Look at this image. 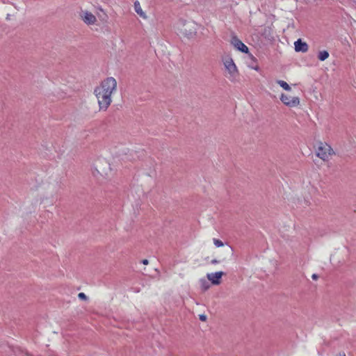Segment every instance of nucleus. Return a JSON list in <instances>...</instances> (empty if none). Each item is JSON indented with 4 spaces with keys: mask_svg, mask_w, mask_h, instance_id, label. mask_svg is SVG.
Here are the masks:
<instances>
[{
    "mask_svg": "<svg viewBox=\"0 0 356 356\" xmlns=\"http://www.w3.org/2000/svg\"><path fill=\"white\" fill-rule=\"evenodd\" d=\"M112 173L111 164L104 159H98L93 164L92 175L97 179H106Z\"/></svg>",
    "mask_w": 356,
    "mask_h": 356,
    "instance_id": "3",
    "label": "nucleus"
},
{
    "mask_svg": "<svg viewBox=\"0 0 356 356\" xmlns=\"http://www.w3.org/2000/svg\"><path fill=\"white\" fill-rule=\"evenodd\" d=\"M328 57H329V53L325 50L319 51L318 55V58L321 61L326 60Z\"/></svg>",
    "mask_w": 356,
    "mask_h": 356,
    "instance_id": "14",
    "label": "nucleus"
},
{
    "mask_svg": "<svg viewBox=\"0 0 356 356\" xmlns=\"http://www.w3.org/2000/svg\"><path fill=\"white\" fill-rule=\"evenodd\" d=\"M142 263H143L144 265H147V264H149V261H148L147 259H143V260L142 261Z\"/></svg>",
    "mask_w": 356,
    "mask_h": 356,
    "instance_id": "18",
    "label": "nucleus"
},
{
    "mask_svg": "<svg viewBox=\"0 0 356 356\" xmlns=\"http://www.w3.org/2000/svg\"><path fill=\"white\" fill-rule=\"evenodd\" d=\"M316 156L323 161H327L334 154L332 147L325 143H319L316 148Z\"/></svg>",
    "mask_w": 356,
    "mask_h": 356,
    "instance_id": "6",
    "label": "nucleus"
},
{
    "mask_svg": "<svg viewBox=\"0 0 356 356\" xmlns=\"http://www.w3.org/2000/svg\"><path fill=\"white\" fill-rule=\"evenodd\" d=\"M81 19L88 25H93L97 22L96 17L90 12L84 10L80 13Z\"/></svg>",
    "mask_w": 356,
    "mask_h": 356,
    "instance_id": "9",
    "label": "nucleus"
},
{
    "mask_svg": "<svg viewBox=\"0 0 356 356\" xmlns=\"http://www.w3.org/2000/svg\"><path fill=\"white\" fill-rule=\"evenodd\" d=\"M277 83L285 90L290 91L291 90V86L284 81L277 80Z\"/></svg>",
    "mask_w": 356,
    "mask_h": 356,
    "instance_id": "13",
    "label": "nucleus"
},
{
    "mask_svg": "<svg viewBox=\"0 0 356 356\" xmlns=\"http://www.w3.org/2000/svg\"><path fill=\"white\" fill-rule=\"evenodd\" d=\"M224 275L222 271L211 273L207 274V278L213 285H220L222 282V277Z\"/></svg>",
    "mask_w": 356,
    "mask_h": 356,
    "instance_id": "8",
    "label": "nucleus"
},
{
    "mask_svg": "<svg viewBox=\"0 0 356 356\" xmlns=\"http://www.w3.org/2000/svg\"><path fill=\"white\" fill-rule=\"evenodd\" d=\"M78 297L80 298V299H82V300H86L87 298V296H86L85 293H79L78 294Z\"/></svg>",
    "mask_w": 356,
    "mask_h": 356,
    "instance_id": "16",
    "label": "nucleus"
},
{
    "mask_svg": "<svg viewBox=\"0 0 356 356\" xmlns=\"http://www.w3.org/2000/svg\"><path fill=\"white\" fill-rule=\"evenodd\" d=\"M177 35L181 39L191 40L195 38L198 24L191 20L179 19L173 25Z\"/></svg>",
    "mask_w": 356,
    "mask_h": 356,
    "instance_id": "2",
    "label": "nucleus"
},
{
    "mask_svg": "<svg viewBox=\"0 0 356 356\" xmlns=\"http://www.w3.org/2000/svg\"><path fill=\"white\" fill-rule=\"evenodd\" d=\"M134 10L136 13L143 19H147L145 13L143 10L141 6L138 1L134 3Z\"/></svg>",
    "mask_w": 356,
    "mask_h": 356,
    "instance_id": "12",
    "label": "nucleus"
},
{
    "mask_svg": "<svg viewBox=\"0 0 356 356\" xmlns=\"http://www.w3.org/2000/svg\"><path fill=\"white\" fill-rule=\"evenodd\" d=\"M227 252H233V250H232V248L231 247H229H229L227 248Z\"/></svg>",
    "mask_w": 356,
    "mask_h": 356,
    "instance_id": "19",
    "label": "nucleus"
},
{
    "mask_svg": "<svg viewBox=\"0 0 356 356\" xmlns=\"http://www.w3.org/2000/svg\"><path fill=\"white\" fill-rule=\"evenodd\" d=\"M312 278H313L314 280H317L318 276H317L316 274H314V275H312Z\"/></svg>",
    "mask_w": 356,
    "mask_h": 356,
    "instance_id": "23",
    "label": "nucleus"
},
{
    "mask_svg": "<svg viewBox=\"0 0 356 356\" xmlns=\"http://www.w3.org/2000/svg\"><path fill=\"white\" fill-rule=\"evenodd\" d=\"M207 320V316L205 315L202 314V321H205Z\"/></svg>",
    "mask_w": 356,
    "mask_h": 356,
    "instance_id": "20",
    "label": "nucleus"
},
{
    "mask_svg": "<svg viewBox=\"0 0 356 356\" xmlns=\"http://www.w3.org/2000/svg\"><path fill=\"white\" fill-rule=\"evenodd\" d=\"M295 50L298 52H307L308 51V44L302 41L301 39H298L294 42Z\"/></svg>",
    "mask_w": 356,
    "mask_h": 356,
    "instance_id": "11",
    "label": "nucleus"
},
{
    "mask_svg": "<svg viewBox=\"0 0 356 356\" xmlns=\"http://www.w3.org/2000/svg\"><path fill=\"white\" fill-rule=\"evenodd\" d=\"M222 62L224 66V75L230 81H235L239 72L232 58L229 55H225L222 57Z\"/></svg>",
    "mask_w": 356,
    "mask_h": 356,
    "instance_id": "4",
    "label": "nucleus"
},
{
    "mask_svg": "<svg viewBox=\"0 0 356 356\" xmlns=\"http://www.w3.org/2000/svg\"><path fill=\"white\" fill-rule=\"evenodd\" d=\"M213 243L214 245L216 246V247H222L224 245L222 241H221L219 239H216L214 238L213 239Z\"/></svg>",
    "mask_w": 356,
    "mask_h": 356,
    "instance_id": "15",
    "label": "nucleus"
},
{
    "mask_svg": "<svg viewBox=\"0 0 356 356\" xmlns=\"http://www.w3.org/2000/svg\"><path fill=\"white\" fill-rule=\"evenodd\" d=\"M232 44L234 47L238 49L239 51L247 53L248 51V48L246 45H245L238 38L236 37H233L232 38Z\"/></svg>",
    "mask_w": 356,
    "mask_h": 356,
    "instance_id": "10",
    "label": "nucleus"
},
{
    "mask_svg": "<svg viewBox=\"0 0 356 356\" xmlns=\"http://www.w3.org/2000/svg\"><path fill=\"white\" fill-rule=\"evenodd\" d=\"M280 100L284 105L289 107H296L300 104L299 97H291L284 93L281 94Z\"/></svg>",
    "mask_w": 356,
    "mask_h": 356,
    "instance_id": "7",
    "label": "nucleus"
},
{
    "mask_svg": "<svg viewBox=\"0 0 356 356\" xmlns=\"http://www.w3.org/2000/svg\"><path fill=\"white\" fill-rule=\"evenodd\" d=\"M335 356H346V354L344 353H339L337 354Z\"/></svg>",
    "mask_w": 356,
    "mask_h": 356,
    "instance_id": "21",
    "label": "nucleus"
},
{
    "mask_svg": "<svg viewBox=\"0 0 356 356\" xmlns=\"http://www.w3.org/2000/svg\"><path fill=\"white\" fill-rule=\"evenodd\" d=\"M202 289H203L204 290H207L209 289V285L207 283H202Z\"/></svg>",
    "mask_w": 356,
    "mask_h": 356,
    "instance_id": "17",
    "label": "nucleus"
},
{
    "mask_svg": "<svg viewBox=\"0 0 356 356\" xmlns=\"http://www.w3.org/2000/svg\"><path fill=\"white\" fill-rule=\"evenodd\" d=\"M254 69L255 70H259V67H258V66H257V67H255Z\"/></svg>",
    "mask_w": 356,
    "mask_h": 356,
    "instance_id": "24",
    "label": "nucleus"
},
{
    "mask_svg": "<svg viewBox=\"0 0 356 356\" xmlns=\"http://www.w3.org/2000/svg\"><path fill=\"white\" fill-rule=\"evenodd\" d=\"M211 264H217V263H218L219 261H218L217 259H214L211 260Z\"/></svg>",
    "mask_w": 356,
    "mask_h": 356,
    "instance_id": "22",
    "label": "nucleus"
},
{
    "mask_svg": "<svg viewBox=\"0 0 356 356\" xmlns=\"http://www.w3.org/2000/svg\"><path fill=\"white\" fill-rule=\"evenodd\" d=\"M33 187L40 193V204H47L49 201V199L46 196V194L52 188L51 182L48 179H39L36 180V184Z\"/></svg>",
    "mask_w": 356,
    "mask_h": 356,
    "instance_id": "5",
    "label": "nucleus"
},
{
    "mask_svg": "<svg viewBox=\"0 0 356 356\" xmlns=\"http://www.w3.org/2000/svg\"><path fill=\"white\" fill-rule=\"evenodd\" d=\"M117 90V81L113 77L104 79L94 89V95L100 110L106 111L112 102V95Z\"/></svg>",
    "mask_w": 356,
    "mask_h": 356,
    "instance_id": "1",
    "label": "nucleus"
}]
</instances>
